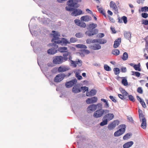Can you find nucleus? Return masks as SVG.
I'll list each match as a JSON object with an SVG mask.
<instances>
[{
    "label": "nucleus",
    "mask_w": 148,
    "mask_h": 148,
    "mask_svg": "<svg viewBox=\"0 0 148 148\" xmlns=\"http://www.w3.org/2000/svg\"><path fill=\"white\" fill-rule=\"evenodd\" d=\"M75 76L77 79L79 80H80L82 78V77L78 73H76L75 74Z\"/></svg>",
    "instance_id": "nucleus-54"
},
{
    "label": "nucleus",
    "mask_w": 148,
    "mask_h": 148,
    "mask_svg": "<svg viewBox=\"0 0 148 148\" xmlns=\"http://www.w3.org/2000/svg\"><path fill=\"white\" fill-rule=\"evenodd\" d=\"M119 53V51L117 49H114L112 51V54L116 56L118 55Z\"/></svg>",
    "instance_id": "nucleus-32"
},
{
    "label": "nucleus",
    "mask_w": 148,
    "mask_h": 148,
    "mask_svg": "<svg viewBox=\"0 0 148 148\" xmlns=\"http://www.w3.org/2000/svg\"><path fill=\"white\" fill-rule=\"evenodd\" d=\"M82 52H84L85 54H88L90 53V51L88 50L87 49H82Z\"/></svg>",
    "instance_id": "nucleus-59"
},
{
    "label": "nucleus",
    "mask_w": 148,
    "mask_h": 148,
    "mask_svg": "<svg viewBox=\"0 0 148 148\" xmlns=\"http://www.w3.org/2000/svg\"><path fill=\"white\" fill-rule=\"evenodd\" d=\"M141 11L142 12H148V7L145 6L142 7L141 8Z\"/></svg>",
    "instance_id": "nucleus-43"
},
{
    "label": "nucleus",
    "mask_w": 148,
    "mask_h": 148,
    "mask_svg": "<svg viewBox=\"0 0 148 148\" xmlns=\"http://www.w3.org/2000/svg\"><path fill=\"white\" fill-rule=\"evenodd\" d=\"M118 96L122 100L125 99V96H124L123 95H122L121 94H119L118 95Z\"/></svg>",
    "instance_id": "nucleus-57"
},
{
    "label": "nucleus",
    "mask_w": 148,
    "mask_h": 148,
    "mask_svg": "<svg viewBox=\"0 0 148 148\" xmlns=\"http://www.w3.org/2000/svg\"><path fill=\"white\" fill-rule=\"evenodd\" d=\"M98 35L99 37L101 38L103 37L105 35L103 33H100L98 34Z\"/></svg>",
    "instance_id": "nucleus-64"
},
{
    "label": "nucleus",
    "mask_w": 148,
    "mask_h": 148,
    "mask_svg": "<svg viewBox=\"0 0 148 148\" xmlns=\"http://www.w3.org/2000/svg\"><path fill=\"white\" fill-rule=\"evenodd\" d=\"M92 49L94 50H97L101 49V46L99 44H95L91 46Z\"/></svg>",
    "instance_id": "nucleus-26"
},
{
    "label": "nucleus",
    "mask_w": 148,
    "mask_h": 148,
    "mask_svg": "<svg viewBox=\"0 0 148 148\" xmlns=\"http://www.w3.org/2000/svg\"><path fill=\"white\" fill-rule=\"evenodd\" d=\"M52 32L53 33V38L51 40V42L58 44H60L62 45H66L67 44H70V43H74L77 41V39L75 38H71L70 41L64 38H62L61 39L59 38L60 34L58 32L54 31H52Z\"/></svg>",
    "instance_id": "nucleus-1"
},
{
    "label": "nucleus",
    "mask_w": 148,
    "mask_h": 148,
    "mask_svg": "<svg viewBox=\"0 0 148 148\" xmlns=\"http://www.w3.org/2000/svg\"><path fill=\"white\" fill-rule=\"evenodd\" d=\"M121 39L120 38H119L117 40L115 41L114 44L113 45V47L114 48L118 47L121 42Z\"/></svg>",
    "instance_id": "nucleus-20"
},
{
    "label": "nucleus",
    "mask_w": 148,
    "mask_h": 148,
    "mask_svg": "<svg viewBox=\"0 0 148 148\" xmlns=\"http://www.w3.org/2000/svg\"><path fill=\"white\" fill-rule=\"evenodd\" d=\"M58 50L61 53L67 52V48L66 47H60L58 48Z\"/></svg>",
    "instance_id": "nucleus-24"
},
{
    "label": "nucleus",
    "mask_w": 148,
    "mask_h": 148,
    "mask_svg": "<svg viewBox=\"0 0 148 148\" xmlns=\"http://www.w3.org/2000/svg\"><path fill=\"white\" fill-rule=\"evenodd\" d=\"M140 66V64L139 63L138 64H135L134 66V68L135 70L140 71H141Z\"/></svg>",
    "instance_id": "nucleus-30"
},
{
    "label": "nucleus",
    "mask_w": 148,
    "mask_h": 148,
    "mask_svg": "<svg viewBox=\"0 0 148 148\" xmlns=\"http://www.w3.org/2000/svg\"><path fill=\"white\" fill-rule=\"evenodd\" d=\"M77 79H75L70 81L66 82L65 84V86L67 88H70L74 84H76L77 83Z\"/></svg>",
    "instance_id": "nucleus-10"
},
{
    "label": "nucleus",
    "mask_w": 148,
    "mask_h": 148,
    "mask_svg": "<svg viewBox=\"0 0 148 148\" xmlns=\"http://www.w3.org/2000/svg\"><path fill=\"white\" fill-rule=\"evenodd\" d=\"M124 36L126 38L130 40L131 37V34L130 32H125L124 33Z\"/></svg>",
    "instance_id": "nucleus-25"
},
{
    "label": "nucleus",
    "mask_w": 148,
    "mask_h": 148,
    "mask_svg": "<svg viewBox=\"0 0 148 148\" xmlns=\"http://www.w3.org/2000/svg\"><path fill=\"white\" fill-rule=\"evenodd\" d=\"M66 76V75L64 73H60L55 77L54 81L56 82H59L63 80Z\"/></svg>",
    "instance_id": "nucleus-7"
},
{
    "label": "nucleus",
    "mask_w": 148,
    "mask_h": 148,
    "mask_svg": "<svg viewBox=\"0 0 148 148\" xmlns=\"http://www.w3.org/2000/svg\"><path fill=\"white\" fill-rule=\"evenodd\" d=\"M97 98L96 97H94L91 98H88L86 101L87 104H89L95 103L97 101Z\"/></svg>",
    "instance_id": "nucleus-13"
},
{
    "label": "nucleus",
    "mask_w": 148,
    "mask_h": 148,
    "mask_svg": "<svg viewBox=\"0 0 148 148\" xmlns=\"http://www.w3.org/2000/svg\"><path fill=\"white\" fill-rule=\"evenodd\" d=\"M142 122L141 124V127L143 129H145L147 127L146 119L145 118L142 119L141 121Z\"/></svg>",
    "instance_id": "nucleus-21"
},
{
    "label": "nucleus",
    "mask_w": 148,
    "mask_h": 148,
    "mask_svg": "<svg viewBox=\"0 0 148 148\" xmlns=\"http://www.w3.org/2000/svg\"><path fill=\"white\" fill-rule=\"evenodd\" d=\"M75 36L76 37L78 38H81L83 36L82 34L80 32L76 33V34H75Z\"/></svg>",
    "instance_id": "nucleus-48"
},
{
    "label": "nucleus",
    "mask_w": 148,
    "mask_h": 148,
    "mask_svg": "<svg viewBox=\"0 0 148 148\" xmlns=\"http://www.w3.org/2000/svg\"><path fill=\"white\" fill-rule=\"evenodd\" d=\"M97 40H98V43H99L100 44L106 43L107 42L106 40L103 38L98 39Z\"/></svg>",
    "instance_id": "nucleus-29"
},
{
    "label": "nucleus",
    "mask_w": 148,
    "mask_h": 148,
    "mask_svg": "<svg viewBox=\"0 0 148 148\" xmlns=\"http://www.w3.org/2000/svg\"><path fill=\"white\" fill-rule=\"evenodd\" d=\"M128 98L129 99L130 101H132L133 102H134L135 101V99H134V97L132 95H128Z\"/></svg>",
    "instance_id": "nucleus-46"
},
{
    "label": "nucleus",
    "mask_w": 148,
    "mask_h": 148,
    "mask_svg": "<svg viewBox=\"0 0 148 148\" xmlns=\"http://www.w3.org/2000/svg\"><path fill=\"white\" fill-rule=\"evenodd\" d=\"M135 73V75L137 77H139L140 76V73L136 71Z\"/></svg>",
    "instance_id": "nucleus-63"
},
{
    "label": "nucleus",
    "mask_w": 148,
    "mask_h": 148,
    "mask_svg": "<svg viewBox=\"0 0 148 148\" xmlns=\"http://www.w3.org/2000/svg\"><path fill=\"white\" fill-rule=\"evenodd\" d=\"M63 56H64V58H65V57L67 58V60H66V61L68 60V58L69 60L70 61V62H71V61L72 60V58L71 56V53L70 52H67L64 53L63 54Z\"/></svg>",
    "instance_id": "nucleus-18"
},
{
    "label": "nucleus",
    "mask_w": 148,
    "mask_h": 148,
    "mask_svg": "<svg viewBox=\"0 0 148 148\" xmlns=\"http://www.w3.org/2000/svg\"><path fill=\"white\" fill-rule=\"evenodd\" d=\"M79 26L83 28H85L86 26V25L84 22H81Z\"/></svg>",
    "instance_id": "nucleus-55"
},
{
    "label": "nucleus",
    "mask_w": 148,
    "mask_h": 148,
    "mask_svg": "<svg viewBox=\"0 0 148 148\" xmlns=\"http://www.w3.org/2000/svg\"><path fill=\"white\" fill-rule=\"evenodd\" d=\"M142 24H144L145 25H148V20L147 19H143L142 21Z\"/></svg>",
    "instance_id": "nucleus-49"
},
{
    "label": "nucleus",
    "mask_w": 148,
    "mask_h": 148,
    "mask_svg": "<svg viewBox=\"0 0 148 148\" xmlns=\"http://www.w3.org/2000/svg\"><path fill=\"white\" fill-rule=\"evenodd\" d=\"M81 91H83V92H84L85 91L88 90V88L86 86L82 87L80 89Z\"/></svg>",
    "instance_id": "nucleus-41"
},
{
    "label": "nucleus",
    "mask_w": 148,
    "mask_h": 148,
    "mask_svg": "<svg viewBox=\"0 0 148 148\" xmlns=\"http://www.w3.org/2000/svg\"><path fill=\"white\" fill-rule=\"evenodd\" d=\"M75 46L77 48H78L86 49L87 47L85 45L81 44L76 45Z\"/></svg>",
    "instance_id": "nucleus-31"
},
{
    "label": "nucleus",
    "mask_w": 148,
    "mask_h": 148,
    "mask_svg": "<svg viewBox=\"0 0 148 148\" xmlns=\"http://www.w3.org/2000/svg\"><path fill=\"white\" fill-rule=\"evenodd\" d=\"M70 68L68 66L62 65L59 67L58 69V71L59 73L64 72L69 70Z\"/></svg>",
    "instance_id": "nucleus-8"
},
{
    "label": "nucleus",
    "mask_w": 148,
    "mask_h": 148,
    "mask_svg": "<svg viewBox=\"0 0 148 148\" xmlns=\"http://www.w3.org/2000/svg\"><path fill=\"white\" fill-rule=\"evenodd\" d=\"M119 124V121L118 120L114 121L108 125V128L110 130H113L116 125Z\"/></svg>",
    "instance_id": "nucleus-6"
},
{
    "label": "nucleus",
    "mask_w": 148,
    "mask_h": 148,
    "mask_svg": "<svg viewBox=\"0 0 148 148\" xmlns=\"http://www.w3.org/2000/svg\"><path fill=\"white\" fill-rule=\"evenodd\" d=\"M83 14L82 11L79 9H74L73 11L71 13L72 16H76L82 14Z\"/></svg>",
    "instance_id": "nucleus-9"
},
{
    "label": "nucleus",
    "mask_w": 148,
    "mask_h": 148,
    "mask_svg": "<svg viewBox=\"0 0 148 148\" xmlns=\"http://www.w3.org/2000/svg\"><path fill=\"white\" fill-rule=\"evenodd\" d=\"M137 92L140 93L142 94L143 93V90L142 88L140 87H138L137 89Z\"/></svg>",
    "instance_id": "nucleus-53"
},
{
    "label": "nucleus",
    "mask_w": 148,
    "mask_h": 148,
    "mask_svg": "<svg viewBox=\"0 0 148 148\" xmlns=\"http://www.w3.org/2000/svg\"><path fill=\"white\" fill-rule=\"evenodd\" d=\"M123 78V79H122L121 81L122 84L124 86H127L128 84L127 79L125 78L124 77Z\"/></svg>",
    "instance_id": "nucleus-34"
},
{
    "label": "nucleus",
    "mask_w": 148,
    "mask_h": 148,
    "mask_svg": "<svg viewBox=\"0 0 148 148\" xmlns=\"http://www.w3.org/2000/svg\"><path fill=\"white\" fill-rule=\"evenodd\" d=\"M114 71L115 74L116 75H117L119 73L120 70L119 68H116L114 69Z\"/></svg>",
    "instance_id": "nucleus-37"
},
{
    "label": "nucleus",
    "mask_w": 148,
    "mask_h": 148,
    "mask_svg": "<svg viewBox=\"0 0 148 148\" xmlns=\"http://www.w3.org/2000/svg\"><path fill=\"white\" fill-rule=\"evenodd\" d=\"M104 68L105 70L106 71H109L111 70V68L107 64L104 65Z\"/></svg>",
    "instance_id": "nucleus-38"
},
{
    "label": "nucleus",
    "mask_w": 148,
    "mask_h": 148,
    "mask_svg": "<svg viewBox=\"0 0 148 148\" xmlns=\"http://www.w3.org/2000/svg\"><path fill=\"white\" fill-rule=\"evenodd\" d=\"M109 98L113 102L116 103V100L113 96H109Z\"/></svg>",
    "instance_id": "nucleus-58"
},
{
    "label": "nucleus",
    "mask_w": 148,
    "mask_h": 148,
    "mask_svg": "<svg viewBox=\"0 0 148 148\" xmlns=\"http://www.w3.org/2000/svg\"><path fill=\"white\" fill-rule=\"evenodd\" d=\"M72 91L73 92L76 93L81 92V90L78 86L76 85L73 87Z\"/></svg>",
    "instance_id": "nucleus-23"
},
{
    "label": "nucleus",
    "mask_w": 148,
    "mask_h": 148,
    "mask_svg": "<svg viewBox=\"0 0 148 148\" xmlns=\"http://www.w3.org/2000/svg\"><path fill=\"white\" fill-rule=\"evenodd\" d=\"M139 116L140 120V121H141V120H142V119H143L144 118H145L144 117V115L143 113L139 114Z\"/></svg>",
    "instance_id": "nucleus-61"
},
{
    "label": "nucleus",
    "mask_w": 148,
    "mask_h": 148,
    "mask_svg": "<svg viewBox=\"0 0 148 148\" xmlns=\"http://www.w3.org/2000/svg\"><path fill=\"white\" fill-rule=\"evenodd\" d=\"M67 58L62 56H57L53 58V63L54 64H60L66 61Z\"/></svg>",
    "instance_id": "nucleus-2"
},
{
    "label": "nucleus",
    "mask_w": 148,
    "mask_h": 148,
    "mask_svg": "<svg viewBox=\"0 0 148 148\" xmlns=\"http://www.w3.org/2000/svg\"><path fill=\"white\" fill-rule=\"evenodd\" d=\"M142 16L145 18H146L148 17V14L146 13H142L141 14Z\"/></svg>",
    "instance_id": "nucleus-52"
},
{
    "label": "nucleus",
    "mask_w": 148,
    "mask_h": 148,
    "mask_svg": "<svg viewBox=\"0 0 148 148\" xmlns=\"http://www.w3.org/2000/svg\"><path fill=\"white\" fill-rule=\"evenodd\" d=\"M104 119V120H103L100 123V125L101 126H103L108 124V121L106 119Z\"/></svg>",
    "instance_id": "nucleus-36"
},
{
    "label": "nucleus",
    "mask_w": 148,
    "mask_h": 148,
    "mask_svg": "<svg viewBox=\"0 0 148 148\" xmlns=\"http://www.w3.org/2000/svg\"><path fill=\"white\" fill-rule=\"evenodd\" d=\"M97 26V25L96 24L92 23L89 24L88 25V29H94Z\"/></svg>",
    "instance_id": "nucleus-27"
},
{
    "label": "nucleus",
    "mask_w": 148,
    "mask_h": 148,
    "mask_svg": "<svg viewBox=\"0 0 148 148\" xmlns=\"http://www.w3.org/2000/svg\"><path fill=\"white\" fill-rule=\"evenodd\" d=\"M114 117V115L112 113L106 114L103 117V119H106L108 121L112 120Z\"/></svg>",
    "instance_id": "nucleus-12"
},
{
    "label": "nucleus",
    "mask_w": 148,
    "mask_h": 148,
    "mask_svg": "<svg viewBox=\"0 0 148 148\" xmlns=\"http://www.w3.org/2000/svg\"><path fill=\"white\" fill-rule=\"evenodd\" d=\"M133 143H134L132 141L127 142L123 145V148H129L131 147Z\"/></svg>",
    "instance_id": "nucleus-22"
},
{
    "label": "nucleus",
    "mask_w": 148,
    "mask_h": 148,
    "mask_svg": "<svg viewBox=\"0 0 148 148\" xmlns=\"http://www.w3.org/2000/svg\"><path fill=\"white\" fill-rule=\"evenodd\" d=\"M120 91L121 92L123 95L126 98V96H128V93L123 89L120 88H119Z\"/></svg>",
    "instance_id": "nucleus-28"
},
{
    "label": "nucleus",
    "mask_w": 148,
    "mask_h": 148,
    "mask_svg": "<svg viewBox=\"0 0 148 148\" xmlns=\"http://www.w3.org/2000/svg\"><path fill=\"white\" fill-rule=\"evenodd\" d=\"M131 133H128L125 135L123 137V138L124 140H126L130 138V136L131 135Z\"/></svg>",
    "instance_id": "nucleus-35"
},
{
    "label": "nucleus",
    "mask_w": 148,
    "mask_h": 148,
    "mask_svg": "<svg viewBox=\"0 0 148 148\" xmlns=\"http://www.w3.org/2000/svg\"><path fill=\"white\" fill-rule=\"evenodd\" d=\"M71 65L74 67H76L77 66L76 61H74L71 60Z\"/></svg>",
    "instance_id": "nucleus-44"
},
{
    "label": "nucleus",
    "mask_w": 148,
    "mask_h": 148,
    "mask_svg": "<svg viewBox=\"0 0 148 148\" xmlns=\"http://www.w3.org/2000/svg\"><path fill=\"white\" fill-rule=\"evenodd\" d=\"M51 46L53 47L49 49L47 51L48 54L50 55H53L57 52V49L58 48V46L56 43L50 44Z\"/></svg>",
    "instance_id": "nucleus-5"
},
{
    "label": "nucleus",
    "mask_w": 148,
    "mask_h": 148,
    "mask_svg": "<svg viewBox=\"0 0 148 148\" xmlns=\"http://www.w3.org/2000/svg\"><path fill=\"white\" fill-rule=\"evenodd\" d=\"M128 54L126 52H124L123 55L122 59L123 60H127L128 58Z\"/></svg>",
    "instance_id": "nucleus-33"
},
{
    "label": "nucleus",
    "mask_w": 148,
    "mask_h": 148,
    "mask_svg": "<svg viewBox=\"0 0 148 148\" xmlns=\"http://www.w3.org/2000/svg\"><path fill=\"white\" fill-rule=\"evenodd\" d=\"M74 21L75 24L78 26L80 25V23L81 22V21L78 19H76Z\"/></svg>",
    "instance_id": "nucleus-42"
},
{
    "label": "nucleus",
    "mask_w": 148,
    "mask_h": 148,
    "mask_svg": "<svg viewBox=\"0 0 148 148\" xmlns=\"http://www.w3.org/2000/svg\"><path fill=\"white\" fill-rule=\"evenodd\" d=\"M81 21H84L88 22L91 20V17L88 15H86L82 16L80 18Z\"/></svg>",
    "instance_id": "nucleus-19"
},
{
    "label": "nucleus",
    "mask_w": 148,
    "mask_h": 148,
    "mask_svg": "<svg viewBox=\"0 0 148 148\" xmlns=\"http://www.w3.org/2000/svg\"><path fill=\"white\" fill-rule=\"evenodd\" d=\"M96 109L95 104H92L88 106L87 108V112L88 113H91Z\"/></svg>",
    "instance_id": "nucleus-16"
},
{
    "label": "nucleus",
    "mask_w": 148,
    "mask_h": 148,
    "mask_svg": "<svg viewBox=\"0 0 148 148\" xmlns=\"http://www.w3.org/2000/svg\"><path fill=\"white\" fill-rule=\"evenodd\" d=\"M97 8L99 12H100L101 13L103 14H105V13L103 11V10L102 8H99V6H97Z\"/></svg>",
    "instance_id": "nucleus-40"
},
{
    "label": "nucleus",
    "mask_w": 148,
    "mask_h": 148,
    "mask_svg": "<svg viewBox=\"0 0 148 148\" xmlns=\"http://www.w3.org/2000/svg\"><path fill=\"white\" fill-rule=\"evenodd\" d=\"M98 32V29H89L86 32L85 34L89 36L93 35L95 34H97Z\"/></svg>",
    "instance_id": "nucleus-11"
},
{
    "label": "nucleus",
    "mask_w": 148,
    "mask_h": 148,
    "mask_svg": "<svg viewBox=\"0 0 148 148\" xmlns=\"http://www.w3.org/2000/svg\"><path fill=\"white\" fill-rule=\"evenodd\" d=\"M82 61L81 60L79 59L77 60V61L76 60L77 65L79 66H81L82 65Z\"/></svg>",
    "instance_id": "nucleus-51"
},
{
    "label": "nucleus",
    "mask_w": 148,
    "mask_h": 148,
    "mask_svg": "<svg viewBox=\"0 0 148 148\" xmlns=\"http://www.w3.org/2000/svg\"><path fill=\"white\" fill-rule=\"evenodd\" d=\"M67 5L71 7H74L78 8L79 7L78 6H76V5L77 4L76 1L75 0H69L67 2Z\"/></svg>",
    "instance_id": "nucleus-14"
},
{
    "label": "nucleus",
    "mask_w": 148,
    "mask_h": 148,
    "mask_svg": "<svg viewBox=\"0 0 148 148\" xmlns=\"http://www.w3.org/2000/svg\"><path fill=\"white\" fill-rule=\"evenodd\" d=\"M110 6L111 8L115 12H117L118 9L115 3L113 1H111L110 4Z\"/></svg>",
    "instance_id": "nucleus-15"
},
{
    "label": "nucleus",
    "mask_w": 148,
    "mask_h": 148,
    "mask_svg": "<svg viewBox=\"0 0 148 148\" xmlns=\"http://www.w3.org/2000/svg\"><path fill=\"white\" fill-rule=\"evenodd\" d=\"M109 111L106 109H100L95 111L93 114V116L96 118L101 117L103 114H106L109 113Z\"/></svg>",
    "instance_id": "nucleus-3"
},
{
    "label": "nucleus",
    "mask_w": 148,
    "mask_h": 148,
    "mask_svg": "<svg viewBox=\"0 0 148 148\" xmlns=\"http://www.w3.org/2000/svg\"><path fill=\"white\" fill-rule=\"evenodd\" d=\"M121 71L122 72L125 73L127 71L126 68L125 67H122L121 68Z\"/></svg>",
    "instance_id": "nucleus-62"
},
{
    "label": "nucleus",
    "mask_w": 148,
    "mask_h": 148,
    "mask_svg": "<svg viewBox=\"0 0 148 148\" xmlns=\"http://www.w3.org/2000/svg\"><path fill=\"white\" fill-rule=\"evenodd\" d=\"M65 9L67 11H73L74 10V8H71V7L69 6H66V7Z\"/></svg>",
    "instance_id": "nucleus-47"
},
{
    "label": "nucleus",
    "mask_w": 148,
    "mask_h": 148,
    "mask_svg": "<svg viewBox=\"0 0 148 148\" xmlns=\"http://www.w3.org/2000/svg\"><path fill=\"white\" fill-rule=\"evenodd\" d=\"M29 30L31 34L33 36H37V35L38 34V33H37L36 31H34L33 32V30H32L30 29Z\"/></svg>",
    "instance_id": "nucleus-45"
},
{
    "label": "nucleus",
    "mask_w": 148,
    "mask_h": 148,
    "mask_svg": "<svg viewBox=\"0 0 148 148\" xmlns=\"http://www.w3.org/2000/svg\"><path fill=\"white\" fill-rule=\"evenodd\" d=\"M140 102L143 108H145L146 107V105L145 103L143 100L141 101H140Z\"/></svg>",
    "instance_id": "nucleus-56"
},
{
    "label": "nucleus",
    "mask_w": 148,
    "mask_h": 148,
    "mask_svg": "<svg viewBox=\"0 0 148 148\" xmlns=\"http://www.w3.org/2000/svg\"><path fill=\"white\" fill-rule=\"evenodd\" d=\"M121 128L115 132L114 134V136L115 137L120 136L124 134L125 131L126 125L124 124H122L119 126Z\"/></svg>",
    "instance_id": "nucleus-4"
},
{
    "label": "nucleus",
    "mask_w": 148,
    "mask_h": 148,
    "mask_svg": "<svg viewBox=\"0 0 148 148\" xmlns=\"http://www.w3.org/2000/svg\"><path fill=\"white\" fill-rule=\"evenodd\" d=\"M97 93V91L95 89H92L90 92H87L86 95L88 97H90L95 95Z\"/></svg>",
    "instance_id": "nucleus-17"
},
{
    "label": "nucleus",
    "mask_w": 148,
    "mask_h": 148,
    "mask_svg": "<svg viewBox=\"0 0 148 148\" xmlns=\"http://www.w3.org/2000/svg\"><path fill=\"white\" fill-rule=\"evenodd\" d=\"M96 106V109L97 108L99 109H102L103 106L101 103H98L96 105L95 104Z\"/></svg>",
    "instance_id": "nucleus-39"
},
{
    "label": "nucleus",
    "mask_w": 148,
    "mask_h": 148,
    "mask_svg": "<svg viewBox=\"0 0 148 148\" xmlns=\"http://www.w3.org/2000/svg\"><path fill=\"white\" fill-rule=\"evenodd\" d=\"M86 42L88 44L92 43V39H88L86 40Z\"/></svg>",
    "instance_id": "nucleus-60"
},
{
    "label": "nucleus",
    "mask_w": 148,
    "mask_h": 148,
    "mask_svg": "<svg viewBox=\"0 0 148 148\" xmlns=\"http://www.w3.org/2000/svg\"><path fill=\"white\" fill-rule=\"evenodd\" d=\"M122 19L123 20L124 23L125 24L127 23V17L125 16H123L122 17Z\"/></svg>",
    "instance_id": "nucleus-50"
}]
</instances>
